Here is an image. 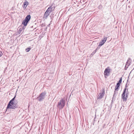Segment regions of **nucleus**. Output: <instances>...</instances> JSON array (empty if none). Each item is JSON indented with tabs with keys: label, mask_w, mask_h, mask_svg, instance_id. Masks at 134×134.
<instances>
[{
	"label": "nucleus",
	"mask_w": 134,
	"mask_h": 134,
	"mask_svg": "<svg viewBox=\"0 0 134 134\" xmlns=\"http://www.w3.org/2000/svg\"><path fill=\"white\" fill-rule=\"evenodd\" d=\"M16 107V104L14 101H10L8 105L7 108L14 109Z\"/></svg>",
	"instance_id": "1"
},
{
	"label": "nucleus",
	"mask_w": 134,
	"mask_h": 134,
	"mask_svg": "<svg viewBox=\"0 0 134 134\" xmlns=\"http://www.w3.org/2000/svg\"><path fill=\"white\" fill-rule=\"evenodd\" d=\"M111 71V69L109 66L108 67L105 69L104 72V75L105 78H107V76H109Z\"/></svg>",
	"instance_id": "2"
},
{
	"label": "nucleus",
	"mask_w": 134,
	"mask_h": 134,
	"mask_svg": "<svg viewBox=\"0 0 134 134\" xmlns=\"http://www.w3.org/2000/svg\"><path fill=\"white\" fill-rule=\"evenodd\" d=\"M128 92V90L125 88L122 94V98L124 100H126L127 98V94Z\"/></svg>",
	"instance_id": "3"
},
{
	"label": "nucleus",
	"mask_w": 134,
	"mask_h": 134,
	"mask_svg": "<svg viewBox=\"0 0 134 134\" xmlns=\"http://www.w3.org/2000/svg\"><path fill=\"white\" fill-rule=\"evenodd\" d=\"M65 101H59L58 103L57 107L59 109H62L65 105Z\"/></svg>",
	"instance_id": "4"
},
{
	"label": "nucleus",
	"mask_w": 134,
	"mask_h": 134,
	"mask_svg": "<svg viewBox=\"0 0 134 134\" xmlns=\"http://www.w3.org/2000/svg\"><path fill=\"white\" fill-rule=\"evenodd\" d=\"M52 8L50 7L48 8L44 14V16L46 18L49 15L52 11Z\"/></svg>",
	"instance_id": "5"
},
{
	"label": "nucleus",
	"mask_w": 134,
	"mask_h": 134,
	"mask_svg": "<svg viewBox=\"0 0 134 134\" xmlns=\"http://www.w3.org/2000/svg\"><path fill=\"white\" fill-rule=\"evenodd\" d=\"M46 93L43 92L39 96V97H38L40 100H42L44 99L45 98L46 96Z\"/></svg>",
	"instance_id": "6"
},
{
	"label": "nucleus",
	"mask_w": 134,
	"mask_h": 134,
	"mask_svg": "<svg viewBox=\"0 0 134 134\" xmlns=\"http://www.w3.org/2000/svg\"><path fill=\"white\" fill-rule=\"evenodd\" d=\"M107 40V38H104V39L100 41L99 43V46H101L103 45L105 42Z\"/></svg>",
	"instance_id": "7"
},
{
	"label": "nucleus",
	"mask_w": 134,
	"mask_h": 134,
	"mask_svg": "<svg viewBox=\"0 0 134 134\" xmlns=\"http://www.w3.org/2000/svg\"><path fill=\"white\" fill-rule=\"evenodd\" d=\"M29 3L27 1H25V2L23 3V7L24 9H25L27 5H28Z\"/></svg>",
	"instance_id": "8"
},
{
	"label": "nucleus",
	"mask_w": 134,
	"mask_h": 134,
	"mask_svg": "<svg viewBox=\"0 0 134 134\" xmlns=\"http://www.w3.org/2000/svg\"><path fill=\"white\" fill-rule=\"evenodd\" d=\"M104 90L103 89V90H102V91L99 94V96L98 97L99 99H100L104 95Z\"/></svg>",
	"instance_id": "9"
},
{
	"label": "nucleus",
	"mask_w": 134,
	"mask_h": 134,
	"mask_svg": "<svg viewBox=\"0 0 134 134\" xmlns=\"http://www.w3.org/2000/svg\"><path fill=\"white\" fill-rule=\"evenodd\" d=\"M31 16L29 15H27L25 19V20L28 21V22L29 21L30 19Z\"/></svg>",
	"instance_id": "10"
},
{
	"label": "nucleus",
	"mask_w": 134,
	"mask_h": 134,
	"mask_svg": "<svg viewBox=\"0 0 134 134\" xmlns=\"http://www.w3.org/2000/svg\"><path fill=\"white\" fill-rule=\"evenodd\" d=\"M28 22V21H26L24 20L23 21L22 23V24H23L24 26H25L27 25Z\"/></svg>",
	"instance_id": "11"
},
{
	"label": "nucleus",
	"mask_w": 134,
	"mask_h": 134,
	"mask_svg": "<svg viewBox=\"0 0 134 134\" xmlns=\"http://www.w3.org/2000/svg\"><path fill=\"white\" fill-rule=\"evenodd\" d=\"M120 85V84H119V83H117L116 85L115 86V91L117 90L118 89V87H119Z\"/></svg>",
	"instance_id": "12"
},
{
	"label": "nucleus",
	"mask_w": 134,
	"mask_h": 134,
	"mask_svg": "<svg viewBox=\"0 0 134 134\" xmlns=\"http://www.w3.org/2000/svg\"><path fill=\"white\" fill-rule=\"evenodd\" d=\"M30 48H26L25 49L26 51V52H28L30 51Z\"/></svg>",
	"instance_id": "13"
},
{
	"label": "nucleus",
	"mask_w": 134,
	"mask_h": 134,
	"mask_svg": "<svg viewBox=\"0 0 134 134\" xmlns=\"http://www.w3.org/2000/svg\"><path fill=\"white\" fill-rule=\"evenodd\" d=\"M122 81V78H121L119 80L118 82L117 83H119V84H120Z\"/></svg>",
	"instance_id": "14"
},
{
	"label": "nucleus",
	"mask_w": 134,
	"mask_h": 134,
	"mask_svg": "<svg viewBox=\"0 0 134 134\" xmlns=\"http://www.w3.org/2000/svg\"><path fill=\"white\" fill-rule=\"evenodd\" d=\"M96 52V51H93L92 53L91 54H92L93 55Z\"/></svg>",
	"instance_id": "15"
},
{
	"label": "nucleus",
	"mask_w": 134,
	"mask_h": 134,
	"mask_svg": "<svg viewBox=\"0 0 134 134\" xmlns=\"http://www.w3.org/2000/svg\"><path fill=\"white\" fill-rule=\"evenodd\" d=\"M14 98H13L12 99H11L10 100H14V98Z\"/></svg>",
	"instance_id": "16"
},
{
	"label": "nucleus",
	"mask_w": 134,
	"mask_h": 134,
	"mask_svg": "<svg viewBox=\"0 0 134 134\" xmlns=\"http://www.w3.org/2000/svg\"><path fill=\"white\" fill-rule=\"evenodd\" d=\"M2 55V54L0 53V57H1Z\"/></svg>",
	"instance_id": "17"
},
{
	"label": "nucleus",
	"mask_w": 134,
	"mask_h": 134,
	"mask_svg": "<svg viewBox=\"0 0 134 134\" xmlns=\"http://www.w3.org/2000/svg\"><path fill=\"white\" fill-rule=\"evenodd\" d=\"M128 64V62H127L126 63V65H127V64Z\"/></svg>",
	"instance_id": "18"
},
{
	"label": "nucleus",
	"mask_w": 134,
	"mask_h": 134,
	"mask_svg": "<svg viewBox=\"0 0 134 134\" xmlns=\"http://www.w3.org/2000/svg\"><path fill=\"white\" fill-rule=\"evenodd\" d=\"M97 50V49H96L95 51H96Z\"/></svg>",
	"instance_id": "19"
},
{
	"label": "nucleus",
	"mask_w": 134,
	"mask_h": 134,
	"mask_svg": "<svg viewBox=\"0 0 134 134\" xmlns=\"http://www.w3.org/2000/svg\"><path fill=\"white\" fill-rule=\"evenodd\" d=\"M21 31V30H20H20H19V31Z\"/></svg>",
	"instance_id": "20"
}]
</instances>
